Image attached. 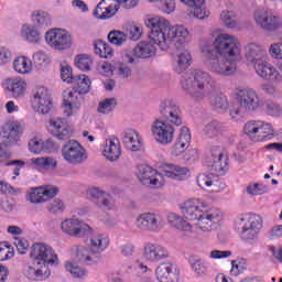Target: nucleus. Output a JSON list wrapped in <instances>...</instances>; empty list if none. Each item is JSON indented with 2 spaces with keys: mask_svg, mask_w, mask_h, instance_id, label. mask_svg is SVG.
Returning <instances> with one entry per match:
<instances>
[{
  "mask_svg": "<svg viewBox=\"0 0 282 282\" xmlns=\"http://www.w3.org/2000/svg\"><path fill=\"white\" fill-rule=\"evenodd\" d=\"M180 208L183 217L180 214L170 213L167 223L183 235H193L194 229L204 234L213 232L224 219L221 209L209 206L200 198L185 200Z\"/></svg>",
  "mask_w": 282,
  "mask_h": 282,
  "instance_id": "nucleus-1",
  "label": "nucleus"
},
{
  "mask_svg": "<svg viewBox=\"0 0 282 282\" xmlns=\"http://www.w3.org/2000/svg\"><path fill=\"white\" fill-rule=\"evenodd\" d=\"M214 48L208 44L200 47L204 67L215 76H232L241 58V43L235 35L220 33L214 40Z\"/></svg>",
  "mask_w": 282,
  "mask_h": 282,
  "instance_id": "nucleus-2",
  "label": "nucleus"
},
{
  "mask_svg": "<svg viewBox=\"0 0 282 282\" xmlns=\"http://www.w3.org/2000/svg\"><path fill=\"white\" fill-rule=\"evenodd\" d=\"M147 28L151 30L149 39L154 45H158L161 52H169L171 45H188L193 35L186 26L182 24L171 25V21L162 15L148 18Z\"/></svg>",
  "mask_w": 282,
  "mask_h": 282,
  "instance_id": "nucleus-3",
  "label": "nucleus"
},
{
  "mask_svg": "<svg viewBox=\"0 0 282 282\" xmlns=\"http://www.w3.org/2000/svg\"><path fill=\"white\" fill-rule=\"evenodd\" d=\"M30 257L33 261L24 269V275L29 281H46L52 275L51 267L61 264L58 253L47 243L35 242L30 250Z\"/></svg>",
  "mask_w": 282,
  "mask_h": 282,
  "instance_id": "nucleus-4",
  "label": "nucleus"
},
{
  "mask_svg": "<svg viewBox=\"0 0 282 282\" xmlns=\"http://www.w3.org/2000/svg\"><path fill=\"white\" fill-rule=\"evenodd\" d=\"M181 86L192 100L199 102L217 89V79L206 70L192 69L183 75Z\"/></svg>",
  "mask_w": 282,
  "mask_h": 282,
  "instance_id": "nucleus-5",
  "label": "nucleus"
},
{
  "mask_svg": "<svg viewBox=\"0 0 282 282\" xmlns=\"http://www.w3.org/2000/svg\"><path fill=\"white\" fill-rule=\"evenodd\" d=\"M236 96L238 101H231L229 106V116L232 120H239L246 113L263 109V101L254 88L239 89Z\"/></svg>",
  "mask_w": 282,
  "mask_h": 282,
  "instance_id": "nucleus-6",
  "label": "nucleus"
},
{
  "mask_svg": "<svg viewBox=\"0 0 282 282\" xmlns=\"http://www.w3.org/2000/svg\"><path fill=\"white\" fill-rule=\"evenodd\" d=\"M72 85H74L75 90L66 89L63 93V113L67 118L78 116L80 111V94H89L91 79L84 74L77 75Z\"/></svg>",
  "mask_w": 282,
  "mask_h": 282,
  "instance_id": "nucleus-7",
  "label": "nucleus"
},
{
  "mask_svg": "<svg viewBox=\"0 0 282 282\" xmlns=\"http://www.w3.org/2000/svg\"><path fill=\"white\" fill-rule=\"evenodd\" d=\"M262 226L263 219L257 214H241L235 221V228L243 241H254Z\"/></svg>",
  "mask_w": 282,
  "mask_h": 282,
  "instance_id": "nucleus-8",
  "label": "nucleus"
},
{
  "mask_svg": "<svg viewBox=\"0 0 282 282\" xmlns=\"http://www.w3.org/2000/svg\"><path fill=\"white\" fill-rule=\"evenodd\" d=\"M243 133L251 142H268L274 138V126L264 120H249L243 126Z\"/></svg>",
  "mask_w": 282,
  "mask_h": 282,
  "instance_id": "nucleus-9",
  "label": "nucleus"
},
{
  "mask_svg": "<svg viewBox=\"0 0 282 282\" xmlns=\"http://www.w3.org/2000/svg\"><path fill=\"white\" fill-rule=\"evenodd\" d=\"M46 45L55 52H67L74 47V35L65 29L54 28L45 32Z\"/></svg>",
  "mask_w": 282,
  "mask_h": 282,
  "instance_id": "nucleus-10",
  "label": "nucleus"
},
{
  "mask_svg": "<svg viewBox=\"0 0 282 282\" xmlns=\"http://www.w3.org/2000/svg\"><path fill=\"white\" fill-rule=\"evenodd\" d=\"M134 224L142 232H160L166 226V219L160 213L145 212L137 216Z\"/></svg>",
  "mask_w": 282,
  "mask_h": 282,
  "instance_id": "nucleus-11",
  "label": "nucleus"
},
{
  "mask_svg": "<svg viewBox=\"0 0 282 282\" xmlns=\"http://www.w3.org/2000/svg\"><path fill=\"white\" fill-rule=\"evenodd\" d=\"M30 102L33 111L41 116H47L52 111V107H54L50 89L45 86H36L32 90Z\"/></svg>",
  "mask_w": 282,
  "mask_h": 282,
  "instance_id": "nucleus-12",
  "label": "nucleus"
},
{
  "mask_svg": "<svg viewBox=\"0 0 282 282\" xmlns=\"http://www.w3.org/2000/svg\"><path fill=\"white\" fill-rule=\"evenodd\" d=\"M150 131L153 140L158 144H162V147H169L175 140V128L164 119H155L151 124Z\"/></svg>",
  "mask_w": 282,
  "mask_h": 282,
  "instance_id": "nucleus-13",
  "label": "nucleus"
},
{
  "mask_svg": "<svg viewBox=\"0 0 282 282\" xmlns=\"http://www.w3.org/2000/svg\"><path fill=\"white\" fill-rule=\"evenodd\" d=\"M62 158L67 164H73V166H78L79 164H85L87 162V150L76 140H69L62 148Z\"/></svg>",
  "mask_w": 282,
  "mask_h": 282,
  "instance_id": "nucleus-14",
  "label": "nucleus"
},
{
  "mask_svg": "<svg viewBox=\"0 0 282 282\" xmlns=\"http://www.w3.org/2000/svg\"><path fill=\"white\" fill-rule=\"evenodd\" d=\"M253 21L258 28L264 32H276L282 30V17L276 15L264 8L257 9L253 12Z\"/></svg>",
  "mask_w": 282,
  "mask_h": 282,
  "instance_id": "nucleus-15",
  "label": "nucleus"
},
{
  "mask_svg": "<svg viewBox=\"0 0 282 282\" xmlns=\"http://www.w3.org/2000/svg\"><path fill=\"white\" fill-rule=\"evenodd\" d=\"M61 230L68 237H77L83 239L88 235H94V228L89 224L78 218H66L61 223Z\"/></svg>",
  "mask_w": 282,
  "mask_h": 282,
  "instance_id": "nucleus-16",
  "label": "nucleus"
},
{
  "mask_svg": "<svg viewBox=\"0 0 282 282\" xmlns=\"http://www.w3.org/2000/svg\"><path fill=\"white\" fill-rule=\"evenodd\" d=\"M245 61L248 67L256 70L268 61V51L263 45L251 42L245 46Z\"/></svg>",
  "mask_w": 282,
  "mask_h": 282,
  "instance_id": "nucleus-17",
  "label": "nucleus"
},
{
  "mask_svg": "<svg viewBox=\"0 0 282 282\" xmlns=\"http://www.w3.org/2000/svg\"><path fill=\"white\" fill-rule=\"evenodd\" d=\"M156 54L158 44H155L151 41L150 37H148L147 41L139 42L132 50V53H126V61L130 65H133L134 63H137L138 58H153V56H155Z\"/></svg>",
  "mask_w": 282,
  "mask_h": 282,
  "instance_id": "nucleus-18",
  "label": "nucleus"
},
{
  "mask_svg": "<svg viewBox=\"0 0 282 282\" xmlns=\"http://www.w3.org/2000/svg\"><path fill=\"white\" fill-rule=\"evenodd\" d=\"M23 124L19 120H10L0 128V139L7 147H14L21 142Z\"/></svg>",
  "mask_w": 282,
  "mask_h": 282,
  "instance_id": "nucleus-19",
  "label": "nucleus"
},
{
  "mask_svg": "<svg viewBox=\"0 0 282 282\" xmlns=\"http://www.w3.org/2000/svg\"><path fill=\"white\" fill-rule=\"evenodd\" d=\"M137 177L141 184L150 186V188H162L165 182L164 175L149 165H139L137 167Z\"/></svg>",
  "mask_w": 282,
  "mask_h": 282,
  "instance_id": "nucleus-20",
  "label": "nucleus"
},
{
  "mask_svg": "<svg viewBox=\"0 0 282 282\" xmlns=\"http://www.w3.org/2000/svg\"><path fill=\"white\" fill-rule=\"evenodd\" d=\"M159 111L172 127H182V109L173 99H164L161 101Z\"/></svg>",
  "mask_w": 282,
  "mask_h": 282,
  "instance_id": "nucleus-21",
  "label": "nucleus"
},
{
  "mask_svg": "<svg viewBox=\"0 0 282 282\" xmlns=\"http://www.w3.org/2000/svg\"><path fill=\"white\" fill-rule=\"evenodd\" d=\"M58 195V188L52 186L32 187L26 193V202L30 204H45Z\"/></svg>",
  "mask_w": 282,
  "mask_h": 282,
  "instance_id": "nucleus-22",
  "label": "nucleus"
},
{
  "mask_svg": "<svg viewBox=\"0 0 282 282\" xmlns=\"http://www.w3.org/2000/svg\"><path fill=\"white\" fill-rule=\"evenodd\" d=\"M101 155L107 162H118L122 158V144L116 135L108 137L101 144Z\"/></svg>",
  "mask_w": 282,
  "mask_h": 282,
  "instance_id": "nucleus-23",
  "label": "nucleus"
},
{
  "mask_svg": "<svg viewBox=\"0 0 282 282\" xmlns=\"http://www.w3.org/2000/svg\"><path fill=\"white\" fill-rule=\"evenodd\" d=\"M143 257L148 263H160V261H166L171 253L162 245L148 242L143 248Z\"/></svg>",
  "mask_w": 282,
  "mask_h": 282,
  "instance_id": "nucleus-24",
  "label": "nucleus"
},
{
  "mask_svg": "<svg viewBox=\"0 0 282 282\" xmlns=\"http://www.w3.org/2000/svg\"><path fill=\"white\" fill-rule=\"evenodd\" d=\"M154 276L159 282L180 281V269L173 262H164L155 268Z\"/></svg>",
  "mask_w": 282,
  "mask_h": 282,
  "instance_id": "nucleus-25",
  "label": "nucleus"
},
{
  "mask_svg": "<svg viewBox=\"0 0 282 282\" xmlns=\"http://www.w3.org/2000/svg\"><path fill=\"white\" fill-rule=\"evenodd\" d=\"M87 197L98 206H102L106 210H113L116 208V200H113V197L99 187L88 188Z\"/></svg>",
  "mask_w": 282,
  "mask_h": 282,
  "instance_id": "nucleus-26",
  "label": "nucleus"
},
{
  "mask_svg": "<svg viewBox=\"0 0 282 282\" xmlns=\"http://www.w3.org/2000/svg\"><path fill=\"white\" fill-rule=\"evenodd\" d=\"M70 257L80 263H85V265H96V263H100V256L91 252V249H87L85 246H73L70 248Z\"/></svg>",
  "mask_w": 282,
  "mask_h": 282,
  "instance_id": "nucleus-27",
  "label": "nucleus"
},
{
  "mask_svg": "<svg viewBox=\"0 0 282 282\" xmlns=\"http://www.w3.org/2000/svg\"><path fill=\"white\" fill-rule=\"evenodd\" d=\"M254 73L259 78H262V80H267L273 85H281L282 83L281 72L271 63L264 62L262 65L257 67Z\"/></svg>",
  "mask_w": 282,
  "mask_h": 282,
  "instance_id": "nucleus-28",
  "label": "nucleus"
},
{
  "mask_svg": "<svg viewBox=\"0 0 282 282\" xmlns=\"http://www.w3.org/2000/svg\"><path fill=\"white\" fill-rule=\"evenodd\" d=\"M2 87L12 98H23L28 91V82L21 77H9L3 80Z\"/></svg>",
  "mask_w": 282,
  "mask_h": 282,
  "instance_id": "nucleus-29",
  "label": "nucleus"
},
{
  "mask_svg": "<svg viewBox=\"0 0 282 282\" xmlns=\"http://www.w3.org/2000/svg\"><path fill=\"white\" fill-rule=\"evenodd\" d=\"M48 127L57 140H67L74 133L72 126H69L65 118H52L48 121Z\"/></svg>",
  "mask_w": 282,
  "mask_h": 282,
  "instance_id": "nucleus-30",
  "label": "nucleus"
},
{
  "mask_svg": "<svg viewBox=\"0 0 282 282\" xmlns=\"http://www.w3.org/2000/svg\"><path fill=\"white\" fill-rule=\"evenodd\" d=\"M119 7L116 0H101L93 14L96 19H100L101 21H107V19H111L118 14Z\"/></svg>",
  "mask_w": 282,
  "mask_h": 282,
  "instance_id": "nucleus-31",
  "label": "nucleus"
},
{
  "mask_svg": "<svg viewBox=\"0 0 282 282\" xmlns=\"http://www.w3.org/2000/svg\"><path fill=\"white\" fill-rule=\"evenodd\" d=\"M184 45L186 44L180 46L175 45L177 52L174 57V69L177 74L186 72V68L193 64V55L188 48L184 47Z\"/></svg>",
  "mask_w": 282,
  "mask_h": 282,
  "instance_id": "nucleus-32",
  "label": "nucleus"
},
{
  "mask_svg": "<svg viewBox=\"0 0 282 282\" xmlns=\"http://www.w3.org/2000/svg\"><path fill=\"white\" fill-rule=\"evenodd\" d=\"M191 130L186 127H182L178 137L171 148V154L177 158L182 155V153H185L188 147H191Z\"/></svg>",
  "mask_w": 282,
  "mask_h": 282,
  "instance_id": "nucleus-33",
  "label": "nucleus"
},
{
  "mask_svg": "<svg viewBox=\"0 0 282 282\" xmlns=\"http://www.w3.org/2000/svg\"><path fill=\"white\" fill-rule=\"evenodd\" d=\"M122 142L128 151H142V137L134 129H127L122 133Z\"/></svg>",
  "mask_w": 282,
  "mask_h": 282,
  "instance_id": "nucleus-34",
  "label": "nucleus"
},
{
  "mask_svg": "<svg viewBox=\"0 0 282 282\" xmlns=\"http://www.w3.org/2000/svg\"><path fill=\"white\" fill-rule=\"evenodd\" d=\"M163 175L170 180H175L176 182H184L191 177V170L177 164H165L163 166Z\"/></svg>",
  "mask_w": 282,
  "mask_h": 282,
  "instance_id": "nucleus-35",
  "label": "nucleus"
},
{
  "mask_svg": "<svg viewBox=\"0 0 282 282\" xmlns=\"http://www.w3.org/2000/svg\"><path fill=\"white\" fill-rule=\"evenodd\" d=\"M109 236L107 234H93L89 238V246L93 254L100 257L109 248Z\"/></svg>",
  "mask_w": 282,
  "mask_h": 282,
  "instance_id": "nucleus-36",
  "label": "nucleus"
},
{
  "mask_svg": "<svg viewBox=\"0 0 282 282\" xmlns=\"http://www.w3.org/2000/svg\"><path fill=\"white\" fill-rule=\"evenodd\" d=\"M20 34L23 41L31 43V45H39L41 41H43L41 30H39V26L34 24H23Z\"/></svg>",
  "mask_w": 282,
  "mask_h": 282,
  "instance_id": "nucleus-37",
  "label": "nucleus"
},
{
  "mask_svg": "<svg viewBox=\"0 0 282 282\" xmlns=\"http://www.w3.org/2000/svg\"><path fill=\"white\" fill-rule=\"evenodd\" d=\"M30 162L33 169L40 173H43V171H56L58 169V161L54 156L33 158Z\"/></svg>",
  "mask_w": 282,
  "mask_h": 282,
  "instance_id": "nucleus-38",
  "label": "nucleus"
},
{
  "mask_svg": "<svg viewBox=\"0 0 282 282\" xmlns=\"http://www.w3.org/2000/svg\"><path fill=\"white\" fill-rule=\"evenodd\" d=\"M12 67L15 74H20V76H30L34 72L32 59L25 55L17 56L12 62Z\"/></svg>",
  "mask_w": 282,
  "mask_h": 282,
  "instance_id": "nucleus-39",
  "label": "nucleus"
},
{
  "mask_svg": "<svg viewBox=\"0 0 282 282\" xmlns=\"http://www.w3.org/2000/svg\"><path fill=\"white\" fill-rule=\"evenodd\" d=\"M64 269L73 279H78L79 281H85L89 276V271L85 267L78 265L74 260H66Z\"/></svg>",
  "mask_w": 282,
  "mask_h": 282,
  "instance_id": "nucleus-40",
  "label": "nucleus"
},
{
  "mask_svg": "<svg viewBox=\"0 0 282 282\" xmlns=\"http://www.w3.org/2000/svg\"><path fill=\"white\" fill-rule=\"evenodd\" d=\"M220 23L228 28L229 30H235V28L239 26V18L237 15V11L232 9H225L220 12Z\"/></svg>",
  "mask_w": 282,
  "mask_h": 282,
  "instance_id": "nucleus-41",
  "label": "nucleus"
},
{
  "mask_svg": "<svg viewBox=\"0 0 282 282\" xmlns=\"http://www.w3.org/2000/svg\"><path fill=\"white\" fill-rule=\"evenodd\" d=\"M31 21L35 28H50L52 25V18L50 13L43 10H35L31 13Z\"/></svg>",
  "mask_w": 282,
  "mask_h": 282,
  "instance_id": "nucleus-42",
  "label": "nucleus"
},
{
  "mask_svg": "<svg viewBox=\"0 0 282 282\" xmlns=\"http://www.w3.org/2000/svg\"><path fill=\"white\" fill-rule=\"evenodd\" d=\"M95 54L100 58H113V48L104 41H96L94 44Z\"/></svg>",
  "mask_w": 282,
  "mask_h": 282,
  "instance_id": "nucleus-43",
  "label": "nucleus"
},
{
  "mask_svg": "<svg viewBox=\"0 0 282 282\" xmlns=\"http://www.w3.org/2000/svg\"><path fill=\"white\" fill-rule=\"evenodd\" d=\"M213 169L216 173H226L228 171V156L220 151L213 154Z\"/></svg>",
  "mask_w": 282,
  "mask_h": 282,
  "instance_id": "nucleus-44",
  "label": "nucleus"
},
{
  "mask_svg": "<svg viewBox=\"0 0 282 282\" xmlns=\"http://www.w3.org/2000/svg\"><path fill=\"white\" fill-rule=\"evenodd\" d=\"M31 62L36 69H43V67H47L52 63V58H50V55L45 51H37L33 53Z\"/></svg>",
  "mask_w": 282,
  "mask_h": 282,
  "instance_id": "nucleus-45",
  "label": "nucleus"
},
{
  "mask_svg": "<svg viewBox=\"0 0 282 282\" xmlns=\"http://www.w3.org/2000/svg\"><path fill=\"white\" fill-rule=\"evenodd\" d=\"M10 158H12V152L8 151V149L0 143V164H6V166H25V162L21 160L8 162Z\"/></svg>",
  "mask_w": 282,
  "mask_h": 282,
  "instance_id": "nucleus-46",
  "label": "nucleus"
},
{
  "mask_svg": "<svg viewBox=\"0 0 282 282\" xmlns=\"http://www.w3.org/2000/svg\"><path fill=\"white\" fill-rule=\"evenodd\" d=\"M108 41L111 45L122 47V45L129 41V35L120 30H112L108 33Z\"/></svg>",
  "mask_w": 282,
  "mask_h": 282,
  "instance_id": "nucleus-47",
  "label": "nucleus"
},
{
  "mask_svg": "<svg viewBox=\"0 0 282 282\" xmlns=\"http://www.w3.org/2000/svg\"><path fill=\"white\" fill-rule=\"evenodd\" d=\"M118 101L116 98H106L98 104L97 111L102 116H109L116 109Z\"/></svg>",
  "mask_w": 282,
  "mask_h": 282,
  "instance_id": "nucleus-48",
  "label": "nucleus"
},
{
  "mask_svg": "<svg viewBox=\"0 0 282 282\" xmlns=\"http://www.w3.org/2000/svg\"><path fill=\"white\" fill-rule=\"evenodd\" d=\"M91 65H94V59H91L89 55L82 54L75 57V66L77 69H80V72H89Z\"/></svg>",
  "mask_w": 282,
  "mask_h": 282,
  "instance_id": "nucleus-49",
  "label": "nucleus"
},
{
  "mask_svg": "<svg viewBox=\"0 0 282 282\" xmlns=\"http://www.w3.org/2000/svg\"><path fill=\"white\" fill-rule=\"evenodd\" d=\"M189 263L193 272L197 274V276H203L208 270V264L202 258L194 257L189 260Z\"/></svg>",
  "mask_w": 282,
  "mask_h": 282,
  "instance_id": "nucleus-50",
  "label": "nucleus"
},
{
  "mask_svg": "<svg viewBox=\"0 0 282 282\" xmlns=\"http://www.w3.org/2000/svg\"><path fill=\"white\" fill-rule=\"evenodd\" d=\"M193 9V17L194 19H197L198 21H206L210 17V10L206 8V2L205 3H198L194 7Z\"/></svg>",
  "mask_w": 282,
  "mask_h": 282,
  "instance_id": "nucleus-51",
  "label": "nucleus"
},
{
  "mask_svg": "<svg viewBox=\"0 0 282 282\" xmlns=\"http://www.w3.org/2000/svg\"><path fill=\"white\" fill-rule=\"evenodd\" d=\"M268 193V185L263 183H250L247 186V194L250 195V197H258L259 195H265Z\"/></svg>",
  "mask_w": 282,
  "mask_h": 282,
  "instance_id": "nucleus-52",
  "label": "nucleus"
},
{
  "mask_svg": "<svg viewBox=\"0 0 282 282\" xmlns=\"http://www.w3.org/2000/svg\"><path fill=\"white\" fill-rule=\"evenodd\" d=\"M196 184L199 188H210V186H215V175L200 173L196 177Z\"/></svg>",
  "mask_w": 282,
  "mask_h": 282,
  "instance_id": "nucleus-53",
  "label": "nucleus"
},
{
  "mask_svg": "<svg viewBox=\"0 0 282 282\" xmlns=\"http://www.w3.org/2000/svg\"><path fill=\"white\" fill-rule=\"evenodd\" d=\"M30 153L34 155H41L43 153V139L39 135H34L29 140L28 143Z\"/></svg>",
  "mask_w": 282,
  "mask_h": 282,
  "instance_id": "nucleus-54",
  "label": "nucleus"
},
{
  "mask_svg": "<svg viewBox=\"0 0 282 282\" xmlns=\"http://www.w3.org/2000/svg\"><path fill=\"white\" fill-rule=\"evenodd\" d=\"M14 257V248L8 241L0 242V261H10Z\"/></svg>",
  "mask_w": 282,
  "mask_h": 282,
  "instance_id": "nucleus-55",
  "label": "nucleus"
},
{
  "mask_svg": "<svg viewBox=\"0 0 282 282\" xmlns=\"http://www.w3.org/2000/svg\"><path fill=\"white\" fill-rule=\"evenodd\" d=\"M203 132L207 135V138H217V135L221 133V124L217 121L207 123L204 127Z\"/></svg>",
  "mask_w": 282,
  "mask_h": 282,
  "instance_id": "nucleus-56",
  "label": "nucleus"
},
{
  "mask_svg": "<svg viewBox=\"0 0 282 282\" xmlns=\"http://www.w3.org/2000/svg\"><path fill=\"white\" fill-rule=\"evenodd\" d=\"M13 245L15 246L19 254H26L30 249V242L25 238L13 237Z\"/></svg>",
  "mask_w": 282,
  "mask_h": 282,
  "instance_id": "nucleus-57",
  "label": "nucleus"
},
{
  "mask_svg": "<svg viewBox=\"0 0 282 282\" xmlns=\"http://www.w3.org/2000/svg\"><path fill=\"white\" fill-rule=\"evenodd\" d=\"M214 107L215 109H220L221 111H226V109H230L228 97L224 94L216 96L214 100Z\"/></svg>",
  "mask_w": 282,
  "mask_h": 282,
  "instance_id": "nucleus-58",
  "label": "nucleus"
},
{
  "mask_svg": "<svg viewBox=\"0 0 282 282\" xmlns=\"http://www.w3.org/2000/svg\"><path fill=\"white\" fill-rule=\"evenodd\" d=\"M97 72L100 76H113V64L110 62H100L97 65Z\"/></svg>",
  "mask_w": 282,
  "mask_h": 282,
  "instance_id": "nucleus-59",
  "label": "nucleus"
},
{
  "mask_svg": "<svg viewBox=\"0 0 282 282\" xmlns=\"http://www.w3.org/2000/svg\"><path fill=\"white\" fill-rule=\"evenodd\" d=\"M127 32L131 41H140L142 39V26L138 24H130L127 28Z\"/></svg>",
  "mask_w": 282,
  "mask_h": 282,
  "instance_id": "nucleus-60",
  "label": "nucleus"
},
{
  "mask_svg": "<svg viewBox=\"0 0 282 282\" xmlns=\"http://www.w3.org/2000/svg\"><path fill=\"white\" fill-rule=\"evenodd\" d=\"M47 210H48V213H52L53 215H58L61 213H65V203H63L61 199L56 198L52 203H50Z\"/></svg>",
  "mask_w": 282,
  "mask_h": 282,
  "instance_id": "nucleus-61",
  "label": "nucleus"
},
{
  "mask_svg": "<svg viewBox=\"0 0 282 282\" xmlns=\"http://www.w3.org/2000/svg\"><path fill=\"white\" fill-rule=\"evenodd\" d=\"M159 3H161L159 10H161L163 14H173V12H175V0H162L159 1Z\"/></svg>",
  "mask_w": 282,
  "mask_h": 282,
  "instance_id": "nucleus-62",
  "label": "nucleus"
},
{
  "mask_svg": "<svg viewBox=\"0 0 282 282\" xmlns=\"http://www.w3.org/2000/svg\"><path fill=\"white\" fill-rule=\"evenodd\" d=\"M61 78L64 83L72 84L74 83V75L72 74V66L69 65H63L61 67Z\"/></svg>",
  "mask_w": 282,
  "mask_h": 282,
  "instance_id": "nucleus-63",
  "label": "nucleus"
},
{
  "mask_svg": "<svg viewBox=\"0 0 282 282\" xmlns=\"http://www.w3.org/2000/svg\"><path fill=\"white\" fill-rule=\"evenodd\" d=\"M208 257L210 259H214V260H218V259H230V257H232V251L230 250H212L209 251L208 253Z\"/></svg>",
  "mask_w": 282,
  "mask_h": 282,
  "instance_id": "nucleus-64",
  "label": "nucleus"
}]
</instances>
